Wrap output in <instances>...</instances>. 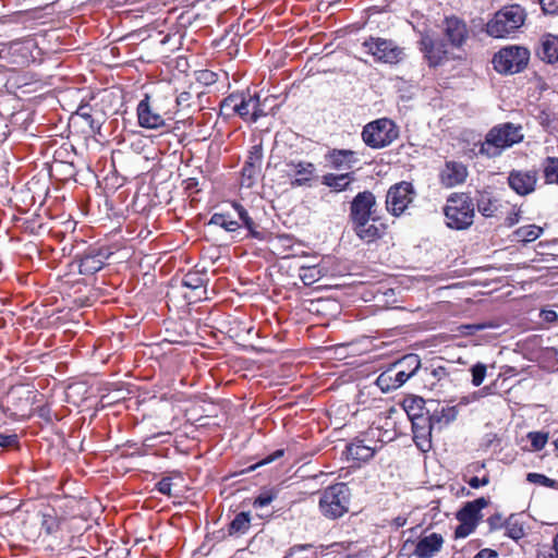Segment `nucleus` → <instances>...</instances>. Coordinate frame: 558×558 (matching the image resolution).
<instances>
[{
    "mask_svg": "<svg viewBox=\"0 0 558 558\" xmlns=\"http://www.w3.org/2000/svg\"><path fill=\"white\" fill-rule=\"evenodd\" d=\"M432 429L429 418L427 426L421 427L417 422H413L414 440L423 451H426L430 447L427 437L430 435Z\"/></svg>",
    "mask_w": 558,
    "mask_h": 558,
    "instance_id": "nucleus-32",
    "label": "nucleus"
},
{
    "mask_svg": "<svg viewBox=\"0 0 558 558\" xmlns=\"http://www.w3.org/2000/svg\"><path fill=\"white\" fill-rule=\"evenodd\" d=\"M422 45L424 46V50L430 64L437 65L440 62L442 56L446 53V50L442 48V46H437L429 37H424L422 39Z\"/></svg>",
    "mask_w": 558,
    "mask_h": 558,
    "instance_id": "nucleus-29",
    "label": "nucleus"
},
{
    "mask_svg": "<svg viewBox=\"0 0 558 558\" xmlns=\"http://www.w3.org/2000/svg\"><path fill=\"white\" fill-rule=\"evenodd\" d=\"M464 328H466V329H471V330H473V331H477V330H482V329H484V328H485V326H484V325H468V326H465Z\"/></svg>",
    "mask_w": 558,
    "mask_h": 558,
    "instance_id": "nucleus-60",
    "label": "nucleus"
},
{
    "mask_svg": "<svg viewBox=\"0 0 558 558\" xmlns=\"http://www.w3.org/2000/svg\"><path fill=\"white\" fill-rule=\"evenodd\" d=\"M486 371H487L486 365L483 363H480V362L472 366V368H471L472 384L475 387H478L480 385H482V383L484 381L485 376H486Z\"/></svg>",
    "mask_w": 558,
    "mask_h": 558,
    "instance_id": "nucleus-40",
    "label": "nucleus"
},
{
    "mask_svg": "<svg viewBox=\"0 0 558 558\" xmlns=\"http://www.w3.org/2000/svg\"><path fill=\"white\" fill-rule=\"evenodd\" d=\"M76 116L84 119L93 132L100 129V123L92 116V108L88 105H81L76 110Z\"/></svg>",
    "mask_w": 558,
    "mask_h": 558,
    "instance_id": "nucleus-39",
    "label": "nucleus"
},
{
    "mask_svg": "<svg viewBox=\"0 0 558 558\" xmlns=\"http://www.w3.org/2000/svg\"><path fill=\"white\" fill-rule=\"evenodd\" d=\"M233 208L236 210L239 218L243 221L244 226L250 230L254 238H259V232L256 230L257 225L248 216L246 209L239 203H232Z\"/></svg>",
    "mask_w": 558,
    "mask_h": 558,
    "instance_id": "nucleus-36",
    "label": "nucleus"
},
{
    "mask_svg": "<svg viewBox=\"0 0 558 558\" xmlns=\"http://www.w3.org/2000/svg\"><path fill=\"white\" fill-rule=\"evenodd\" d=\"M542 9L547 14L558 13V0H539Z\"/></svg>",
    "mask_w": 558,
    "mask_h": 558,
    "instance_id": "nucleus-44",
    "label": "nucleus"
},
{
    "mask_svg": "<svg viewBox=\"0 0 558 558\" xmlns=\"http://www.w3.org/2000/svg\"><path fill=\"white\" fill-rule=\"evenodd\" d=\"M356 235L366 243H372L381 236V229L376 226V221L365 220L353 223Z\"/></svg>",
    "mask_w": 558,
    "mask_h": 558,
    "instance_id": "nucleus-24",
    "label": "nucleus"
},
{
    "mask_svg": "<svg viewBox=\"0 0 558 558\" xmlns=\"http://www.w3.org/2000/svg\"><path fill=\"white\" fill-rule=\"evenodd\" d=\"M326 159L337 170H349L357 161L356 153L349 149H333Z\"/></svg>",
    "mask_w": 558,
    "mask_h": 558,
    "instance_id": "nucleus-19",
    "label": "nucleus"
},
{
    "mask_svg": "<svg viewBox=\"0 0 558 558\" xmlns=\"http://www.w3.org/2000/svg\"><path fill=\"white\" fill-rule=\"evenodd\" d=\"M350 488L345 483H337L324 489L319 498V510L328 519H338L349 510Z\"/></svg>",
    "mask_w": 558,
    "mask_h": 558,
    "instance_id": "nucleus-3",
    "label": "nucleus"
},
{
    "mask_svg": "<svg viewBox=\"0 0 558 558\" xmlns=\"http://www.w3.org/2000/svg\"><path fill=\"white\" fill-rule=\"evenodd\" d=\"M542 316H543L544 320H546L548 323H553V322H555L558 318L557 313L555 311H551V310L543 311L542 312Z\"/></svg>",
    "mask_w": 558,
    "mask_h": 558,
    "instance_id": "nucleus-54",
    "label": "nucleus"
},
{
    "mask_svg": "<svg viewBox=\"0 0 558 558\" xmlns=\"http://www.w3.org/2000/svg\"><path fill=\"white\" fill-rule=\"evenodd\" d=\"M404 371H399L392 364L376 379V385L383 392H389L400 388L407 383Z\"/></svg>",
    "mask_w": 558,
    "mask_h": 558,
    "instance_id": "nucleus-15",
    "label": "nucleus"
},
{
    "mask_svg": "<svg viewBox=\"0 0 558 558\" xmlns=\"http://www.w3.org/2000/svg\"><path fill=\"white\" fill-rule=\"evenodd\" d=\"M522 138L523 134L520 126L504 123L489 130L485 141L478 144V153L485 157L494 158L500 156L505 149L520 143Z\"/></svg>",
    "mask_w": 558,
    "mask_h": 558,
    "instance_id": "nucleus-1",
    "label": "nucleus"
},
{
    "mask_svg": "<svg viewBox=\"0 0 558 558\" xmlns=\"http://www.w3.org/2000/svg\"><path fill=\"white\" fill-rule=\"evenodd\" d=\"M488 524L492 531L505 527V521L500 514H495L488 518Z\"/></svg>",
    "mask_w": 558,
    "mask_h": 558,
    "instance_id": "nucleus-49",
    "label": "nucleus"
},
{
    "mask_svg": "<svg viewBox=\"0 0 558 558\" xmlns=\"http://www.w3.org/2000/svg\"><path fill=\"white\" fill-rule=\"evenodd\" d=\"M487 505L488 500L485 499L484 497L477 498L473 501H469L458 512L457 518L460 522H466L476 526L480 519V512Z\"/></svg>",
    "mask_w": 558,
    "mask_h": 558,
    "instance_id": "nucleus-21",
    "label": "nucleus"
},
{
    "mask_svg": "<svg viewBox=\"0 0 558 558\" xmlns=\"http://www.w3.org/2000/svg\"><path fill=\"white\" fill-rule=\"evenodd\" d=\"M350 217L353 223L365 220L377 221L376 198L372 192H361L353 198Z\"/></svg>",
    "mask_w": 558,
    "mask_h": 558,
    "instance_id": "nucleus-12",
    "label": "nucleus"
},
{
    "mask_svg": "<svg viewBox=\"0 0 558 558\" xmlns=\"http://www.w3.org/2000/svg\"><path fill=\"white\" fill-rule=\"evenodd\" d=\"M458 405L442 407L440 410L436 409L430 415V427L435 424H449L453 422L458 416Z\"/></svg>",
    "mask_w": 558,
    "mask_h": 558,
    "instance_id": "nucleus-28",
    "label": "nucleus"
},
{
    "mask_svg": "<svg viewBox=\"0 0 558 558\" xmlns=\"http://www.w3.org/2000/svg\"><path fill=\"white\" fill-rule=\"evenodd\" d=\"M478 398H480V393L478 392H473L470 396L462 397L459 400V403L457 405H458V408L460 405H468L469 403L476 401Z\"/></svg>",
    "mask_w": 558,
    "mask_h": 558,
    "instance_id": "nucleus-52",
    "label": "nucleus"
},
{
    "mask_svg": "<svg viewBox=\"0 0 558 558\" xmlns=\"http://www.w3.org/2000/svg\"><path fill=\"white\" fill-rule=\"evenodd\" d=\"M274 497L270 494H260L255 500H254V507L256 508H263L268 506L272 501Z\"/></svg>",
    "mask_w": 558,
    "mask_h": 558,
    "instance_id": "nucleus-48",
    "label": "nucleus"
},
{
    "mask_svg": "<svg viewBox=\"0 0 558 558\" xmlns=\"http://www.w3.org/2000/svg\"><path fill=\"white\" fill-rule=\"evenodd\" d=\"M474 558H498V555L493 549H482Z\"/></svg>",
    "mask_w": 558,
    "mask_h": 558,
    "instance_id": "nucleus-53",
    "label": "nucleus"
},
{
    "mask_svg": "<svg viewBox=\"0 0 558 558\" xmlns=\"http://www.w3.org/2000/svg\"><path fill=\"white\" fill-rule=\"evenodd\" d=\"M197 81L205 85H211L217 81V74L209 70H203L197 73Z\"/></svg>",
    "mask_w": 558,
    "mask_h": 558,
    "instance_id": "nucleus-43",
    "label": "nucleus"
},
{
    "mask_svg": "<svg viewBox=\"0 0 558 558\" xmlns=\"http://www.w3.org/2000/svg\"><path fill=\"white\" fill-rule=\"evenodd\" d=\"M477 209L485 217H493L498 209V202L488 193H481L477 198Z\"/></svg>",
    "mask_w": 558,
    "mask_h": 558,
    "instance_id": "nucleus-31",
    "label": "nucleus"
},
{
    "mask_svg": "<svg viewBox=\"0 0 558 558\" xmlns=\"http://www.w3.org/2000/svg\"><path fill=\"white\" fill-rule=\"evenodd\" d=\"M251 525V518L248 512H240L230 523V534H244Z\"/></svg>",
    "mask_w": 558,
    "mask_h": 558,
    "instance_id": "nucleus-33",
    "label": "nucleus"
},
{
    "mask_svg": "<svg viewBox=\"0 0 558 558\" xmlns=\"http://www.w3.org/2000/svg\"><path fill=\"white\" fill-rule=\"evenodd\" d=\"M206 280L198 272H189L182 280L183 287L191 290V293H185L184 298L190 302L201 301L206 299Z\"/></svg>",
    "mask_w": 558,
    "mask_h": 558,
    "instance_id": "nucleus-16",
    "label": "nucleus"
},
{
    "mask_svg": "<svg viewBox=\"0 0 558 558\" xmlns=\"http://www.w3.org/2000/svg\"><path fill=\"white\" fill-rule=\"evenodd\" d=\"M530 59L526 48L508 46L499 50L493 59L494 68L499 73L513 74L522 71Z\"/></svg>",
    "mask_w": 558,
    "mask_h": 558,
    "instance_id": "nucleus-6",
    "label": "nucleus"
},
{
    "mask_svg": "<svg viewBox=\"0 0 558 558\" xmlns=\"http://www.w3.org/2000/svg\"><path fill=\"white\" fill-rule=\"evenodd\" d=\"M475 525L466 523V522H460L459 526L456 530V535L458 537H466L470 535L474 530Z\"/></svg>",
    "mask_w": 558,
    "mask_h": 558,
    "instance_id": "nucleus-46",
    "label": "nucleus"
},
{
    "mask_svg": "<svg viewBox=\"0 0 558 558\" xmlns=\"http://www.w3.org/2000/svg\"><path fill=\"white\" fill-rule=\"evenodd\" d=\"M392 365L399 371H404L405 378L409 380L421 367V360L416 354H408Z\"/></svg>",
    "mask_w": 558,
    "mask_h": 558,
    "instance_id": "nucleus-27",
    "label": "nucleus"
},
{
    "mask_svg": "<svg viewBox=\"0 0 558 558\" xmlns=\"http://www.w3.org/2000/svg\"><path fill=\"white\" fill-rule=\"evenodd\" d=\"M379 434V428H369L362 438H356L347 447L349 454L360 461L372 459L375 452L381 448L383 440L376 439Z\"/></svg>",
    "mask_w": 558,
    "mask_h": 558,
    "instance_id": "nucleus-9",
    "label": "nucleus"
},
{
    "mask_svg": "<svg viewBox=\"0 0 558 558\" xmlns=\"http://www.w3.org/2000/svg\"><path fill=\"white\" fill-rule=\"evenodd\" d=\"M396 527H401L407 523V519L398 517L393 520Z\"/></svg>",
    "mask_w": 558,
    "mask_h": 558,
    "instance_id": "nucleus-58",
    "label": "nucleus"
},
{
    "mask_svg": "<svg viewBox=\"0 0 558 558\" xmlns=\"http://www.w3.org/2000/svg\"><path fill=\"white\" fill-rule=\"evenodd\" d=\"M263 151L259 146H253L242 169L243 180H253L260 171Z\"/></svg>",
    "mask_w": 558,
    "mask_h": 558,
    "instance_id": "nucleus-23",
    "label": "nucleus"
},
{
    "mask_svg": "<svg viewBox=\"0 0 558 558\" xmlns=\"http://www.w3.org/2000/svg\"><path fill=\"white\" fill-rule=\"evenodd\" d=\"M17 444L16 435L0 434V447H11Z\"/></svg>",
    "mask_w": 558,
    "mask_h": 558,
    "instance_id": "nucleus-50",
    "label": "nucleus"
},
{
    "mask_svg": "<svg viewBox=\"0 0 558 558\" xmlns=\"http://www.w3.org/2000/svg\"><path fill=\"white\" fill-rule=\"evenodd\" d=\"M539 56L548 63L558 61V37L554 35H546L543 37Z\"/></svg>",
    "mask_w": 558,
    "mask_h": 558,
    "instance_id": "nucleus-26",
    "label": "nucleus"
},
{
    "mask_svg": "<svg viewBox=\"0 0 558 558\" xmlns=\"http://www.w3.org/2000/svg\"><path fill=\"white\" fill-rule=\"evenodd\" d=\"M445 34L453 47H461L469 37L466 24L456 16L446 19Z\"/></svg>",
    "mask_w": 558,
    "mask_h": 558,
    "instance_id": "nucleus-14",
    "label": "nucleus"
},
{
    "mask_svg": "<svg viewBox=\"0 0 558 558\" xmlns=\"http://www.w3.org/2000/svg\"><path fill=\"white\" fill-rule=\"evenodd\" d=\"M468 484L472 488H480L481 486H486L489 484V476L484 475L483 477L473 476L468 481Z\"/></svg>",
    "mask_w": 558,
    "mask_h": 558,
    "instance_id": "nucleus-47",
    "label": "nucleus"
},
{
    "mask_svg": "<svg viewBox=\"0 0 558 558\" xmlns=\"http://www.w3.org/2000/svg\"><path fill=\"white\" fill-rule=\"evenodd\" d=\"M543 229L536 226L521 227L515 231V235L523 242H532L539 238Z\"/></svg>",
    "mask_w": 558,
    "mask_h": 558,
    "instance_id": "nucleus-38",
    "label": "nucleus"
},
{
    "mask_svg": "<svg viewBox=\"0 0 558 558\" xmlns=\"http://www.w3.org/2000/svg\"><path fill=\"white\" fill-rule=\"evenodd\" d=\"M524 21L525 11L520 5L505 7L486 24V33L495 38H504L519 29Z\"/></svg>",
    "mask_w": 558,
    "mask_h": 558,
    "instance_id": "nucleus-2",
    "label": "nucleus"
},
{
    "mask_svg": "<svg viewBox=\"0 0 558 558\" xmlns=\"http://www.w3.org/2000/svg\"><path fill=\"white\" fill-rule=\"evenodd\" d=\"M480 468H484V463L474 465L475 471H478Z\"/></svg>",
    "mask_w": 558,
    "mask_h": 558,
    "instance_id": "nucleus-61",
    "label": "nucleus"
},
{
    "mask_svg": "<svg viewBox=\"0 0 558 558\" xmlns=\"http://www.w3.org/2000/svg\"><path fill=\"white\" fill-rule=\"evenodd\" d=\"M289 171L295 177L292 182L293 185H303L312 180L316 171L315 166L312 162L306 161H290L288 165Z\"/></svg>",
    "mask_w": 558,
    "mask_h": 558,
    "instance_id": "nucleus-22",
    "label": "nucleus"
},
{
    "mask_svg": "<svg viewBox=\"0 0 558 558\" xmlns=\"http://www.w3.org/2000/svg\"><path fill=\"white\" fill-rule=\"evenodd\" d=\"M160 108V99L145 95L137 106V118L141 126L158 129L165 125L163 114Z\"/></svg>",
    "mask_w": 558,
    "mask_h": 558,
    "instance_id": "nucleus-10",
    "label": "nucleus"
},
{
    "mask_svg": "<svg viewBox=\"0 0 558 558\" xmlns=\"http://www.w3.org/2000/svg\"><path fill=\"white\" fill-rule=\"evenodd\" d=\"M399 135L396 124L386 118L366 124L362 132L364 143L372 148L390 145Z\"/></svg>",
    "mask_w": 558,
    "mask_h": 558,
    "instance_id": "nucleus-5",
    "label": "nucleus"
},
{
    "mask_svg": "<svg viewBox=\"0 0 558 558\" xmlns=\"http://www.w3.org/2000/svg\"><path fill=\"white\" fill-rule=\"evenodd\" d=\"M537 182V173L535 171H517L510 172L508 183L510 187L519 195H527L535 190Z\"/></svg>",
    "mask_w": 558,
    "mask_h": 558,
    "instance_id": "nucleus-13",
    "label": "nucleus"
},
{
    "mask_svg": "<svg viewBox=\"0 0 558 558\" xmlns=\"http://www.w3.org/2000/svg\"><path fill=\"white\" fill-rule=\"evenodd\" d=\"M221 109L226 111L231 110L244 119L250 118L252 121H256L259 117L265 116V112L260 109L259 97L257 95H248L247 97L243 95H230L222 100Z\"/></svg>",
    "mask_w": 558,
    "mask_h": 558,
    "instance_id": "nucleus-7",
    "label": "nucleus"
},
{
    "mask_svg": "<svg viewBox=\"0 0 558 558\" xmlns=\"http://www.w3.org/2000/svg\"><path fill=\"white\" fill-rule=\"evenodd\" d=\"M157 489L165 495L172 494V480L171 477H163L157 483Z\"/></svg>",
    "mask_w": 558,
    "mask_h": 558,
    "instance_id": "nucleus-45",
    "label": "nucleus"
},
{
    "mask_svg": "<svg viewBox=\"0 0 558 558\" xmlns=\"http://www.w3.org/2000/svg\"><path fill=\"white\" fill-rule=\"evenodd\" d=\"M432 374H433V376H434V377H438V378H440V377H441V375H445V374H446V372H445V368H444V367H438V368L433 369V371H432Z\"/></svg>",
    "mask_w": 558,
    "mask_h": 558,
    "instance_id": "nucleus-57",
    "label": "nucleus"
},
{
    "mask_svg": "<svg viewBox=\"0 0 558 558\" xmlns=\"http://www.w3.org/2000/svg\"><path fill=\"white\" fill-rule=\"evenodd\" d=\"M505 534L513 541H519L524 537L525 530L523 523L514 515H510L505 520Z\"/></svg>",
    "mask_w": 558,
    "mask_h": 558,
    "instance_id": "nucleus-30",
    "label": "nucleus"
},
{
    "mask_svg": "<svg viewBox=\"0 0 558 558\" xmlns=\"http://www.w3.org/2000/svg\"><path fill=\"white\" fill-rule=\"evenodd\" d=\"M529 438L531 439L533 448L536 450L543 449L547 442V435L542 433H530Z\"/></svg>",
    "mask_w": 558,
    "mask_h": 558,
    "instance_id": "nucleus-42",
    "label": "nucleus"
},
{
    "mask_svg": "<svg viewBox=\"0 0 558 558\" xmlns=\"http://www.w3.org/2000/svg\"><path fill=\"white\" fill-rule=\"evenodd\" d=\"M526 480L530 483L546 486V487H555L557 484V482L555 480H551V478L545 476L544 474H539V473H529L526 475Z\"/></svg>",
    "mask_w": 558,
    "mask_h": 558,
    "instance_id": "nucleus-41",
    "label": "nucleus"
},
{
    "mask_svg": "<svg viewBox=\"0 0 558 558\" xmlns=\"http://www.w3.org/2000/svg\"><path fill=\"white\" fill-rule=\"evenodd\" d=\"M352 181H354V178L351 172L342 174L327 173L322 179L324 185L333 189L336 192L348 190Z\"/></svg>",
    "mask_w": 558,
    "mask_h": 558,
    "instance_id": "nucleus-25",
    "label": "nucleus"
},
{
    "mask_svg": "<svg viewBox=\"0 0 558 558\" xmlns=\"http://www.w3.org/2000/svg\"><path fill=\"white\" fill-rule=\"evenodd\" d=\"M283 454V450H277L275 451L271 456H269L268 458H266L262 464H265V463H269V462H272L275 459L281 457Z\"/></svg>",
    "mask_w": 558,
    "mask_h": 558,
    "instance_id": "nucleus-55",
    "label": "nucleus"
},
{
    "mask_svg": "<svg viewBox=\"0 0 558 558\" xmlns=\"http://www.w3.org/2000/svg\"><path fill=\"white\" fill-rule=\"evenodd\" d=\"M363 47L380 62L395 64L403 58V50L389 39L371 37L363 43Z\"/></svg>",
    "mask_w": 558,
    "mask_h": 558,
    "instance_id": "nucleus-8",
    "label": "nucleus"
},
{
    "mask_svg": "<svg viewBox=\"0 0 558 558\" xmlns=\"http://www.w3.org/2000/svg\"><path fill=\"white\" fill-rule=\"evenodd\" d=\"M442 543L440 535L432 533L418 541L414 554L420 558H429L440 550Z\"/></svg>",
    "mask_w": 558,
    "mask_h": 558,
    "instance_id": "nucleus-20",
    "label": "nucleus"
},
{
    "mask_svg": "<svg viewBox=\"0 0 558 558\" xmlns=\"http://www.w3.org/2000/svg\"><path fill=\"white\" fill-rule=\"evenodd\" d=\"M468 177L466 167L460 162L449 161L440 173V181L447 187L461 184Z\"/></svg>",
    "mask_w": 558,
    "mask_h": 558,
    "instance_id": "nucleus-17",
    "label": "nucleus"
},
{
    "mask_svg": "<svg viewBox=\"0 0 558 558\" xmlns=\"http://www.w3.org/2000/svg\"><path fill=\"white\" fill-rule=\"evenodd\" d=\"M109 254L101 250H92L84 254L80 260V272L83 275H93L99 271Z\"/></svg>",
    "mask_w": 558,
    "mask_h": 558,
    "instance_id": "nucleus-18",
    "label": "nucleus"
},
{
    "mask_svg": "<svg viewBox=\"0 0 558 558\" xmlns=\"http://www.w3.org/2000/svg\"><path fill=\"white\" fill-rule=\"evenodd\" d=\"M544 177L546 183H558V159L548 157L544 163Z\"/></svg>",
    "mask_w": 558,
    "mask_h": 558,
    "instance_id": "nucleus-37",
    "label": "nucleus"
},
{
    "mask_svg": "<svg viewBox=\"0 0 558 558\" xmlns=\"http://www.w3.org/2000/svg\"><path fill=\"white\" fill-rule=\"evenodd\" d=\"M448 227L457 230L469 228L473 223L474 205L471 197L464 193L451 195L445 207Z\"/></svg>",
    "mask_w": 558,
    "mask_h": 558,
    "instance_id": "nucleus-4",
    "label": "nucleus"
},
{
    "mask_svg": "<svg viewBox=\"0 0 558 558\" xmlns=\"http://www.w3.org/2000/svg\"><path fill=\"white\" fill-rule=\"evenodd\" d=\"M415 192L409 182H400L388 190L386 197L387 210L393 216H400L413 202Z\"/></svg>",
    "mask_w": 558,
    "mask_h": 558,
    "instance_id": "nucleus-11",
    "label": "nucleus"
},
{
    "mask_svg": "<svg viewBox=\"0 0 558 558\" xmlns=\"http://www.w3.org/2000/svg\"><path fill=\"white\" fill-rule=\"evenodd\" d=\"M192 96L189 92H182L175 99L177 105L181 108H186L190 106V100Z\"/></svg>",
    "mask_w": 558,
    "mask_h": 558,
    "instance_id": "nucleus-51",
    "label": "nucleus"
},
{
    "mask_svg": "<svg viewBox=\"0 0 558 558\" xmlns=\"http://www.w3.org/2000/svg\"><path fill=\"white\" fill-rule=\"evenodd\" d=\"M507 221H508L509 226H513V225L518 223L519 222V214H514L513 217H508Z\"/></svg>",
    "mask_w": 558,
    "mask_h": 558,
    "instance_id": "nucleus-59",
    "label": "nucleus"
},
{
    "mask_svg": "<svg viewBox=\"0 0 558 558\" xmlns=\"http://www.w3.org/2000/svg\"><path fill=\"white\" fill-rule=\"evenodd\" d=\"M209 225L221 227L229 232L235 231L240 227L239 222L232 220L228 215L218 213L211 216Z\"/></svg>",
    "mask_w": 558,
    "mask_h": 558,
    "instance_id": "nucleus-35",
    "label": "nucleus"
},
{
    "mask_svg": "<svg viewBox=\"0 0 558 558\" xmlns=\"http://www.w3.org/2000/svg\"><path fill=\"white\" fill-rule=\"evenodd\" d=\"M555 554H549V558H558V534L554 539V546L551 548Z\"/></svg>",
    "mask_w": 558,
    "mask_h": 558,
    "instance_id": "nucleus-56",
    "label": "nucleus"
},
{
    "mask_svg": "<svg viewBox=\"0 0 558 558\" xmlns=\"http://www.w3.org/2000/svg\"><path fill=\"white\" fill-rule=\"evenodd\" d=\"M299 276L305 286H311L317 282L324 276V272L317 266H302Z\"/></svg>",
    "mask_w": 558,
    "mask_h": 558,
    "instance_id": "nucleus-34",
    "label": "nucleus"
}]
</instances>
